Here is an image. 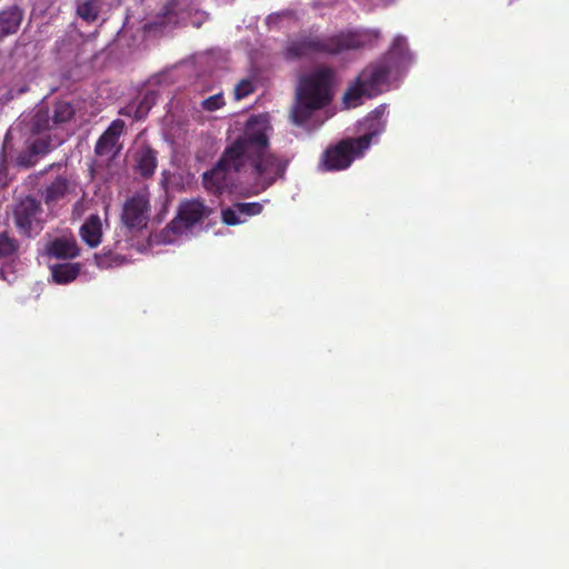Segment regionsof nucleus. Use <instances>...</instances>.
<instances>
[{
  "label": "nucleus",
  "mask_w": 569,
  "mask_h": 569,
  "mask_svg": "<svg viewBox=\"0 0 569 569\" xmlns=\"http://www.w3.org/2000/svg\"><path fill=\"white\" fill-rule=\"evenodd\" d=\"M124 122L121 119H116L111 122L108 129L99 138L96 144V153L99 156H110L114 152L119 137L123 132Z\"/></svg>",
  "instance_id": "obj_12"
},
{
  "label": "nucleus",
  "mask_w": 569,
  "mask_h": 569,
  "mask_svg": "<svg viewBox=\"0 0 569 569\" xmlns=\"http://www.w3.org/2000/svg\"><path fill=\"white\" fill-rule=\"evenodd\" d=\"M269 131L267 116L251 117L242 136L226 149L210 171L203 173V187L212 193H221L231 182V171L249 172L261 190L282 178L287 162L269 151Z\"/></svg>",
  "instance_id": "obj_1"
},
{
  "label": "nucleus",
  "mask_w": 569,
  "mask_h": 569,
  "mask_svg": "<svg viewBox=\"0 0 569 569\" xmlns=\"http://www.w3.org/2000/svg\"><path fill=\"white\" fill-rule=\"evenodd\" d=\"M23 20V10L18 6H10L0 11V41L17 33Z\"/></svg>",
  "instance_id": "obj_14"
},
{
  "label": "nucleus",
  "mask_w": 569,
  "mask_h": 569,
  "mask_svg": "<svg viewBox=\"0 0 569 569\" xmlns=\"http://www.w3.org/2000/svg\"><path fill=\"white\" fill-rule=\"evenodd\" d=\"M102 7V0H76V13L86 22L97 20Z\"/></svg>",
  "instance_id": "obj_17"
},
{
  "label": "nucleus",
  "mask_w": 569,
  "mask_h": 569,
  "mask_svg": "<svg viewBox=\"0 0 569 569\" xmlns=\"http://www.w3.org/2000/svg\"><path fill=\"white\" fill-rule=\"evenodd\" d=\"M14 220L24 234L38 233L43 223L40 202L32 197L22 199L14 209Z\"/></svg>",
  "instance_id": "obj_10"
},
{
  "label": "nucleus",
  "mask_w": 569,
  "mask_h": 569,
  "mask_svg": "<svg viewBox=\"0 0 569 569\" xmlns=\"http://www.w3.org/2000/svg\"><path fill=\"white\" fill-rule=\"evenodd\" d=\"M262 206L259 202H238L222 210V220L226 224L234 226L247 221L249 217L259 214Z\"/></svg>",
  "instance_id": "obj_11"
},
{
  "label": "nucleus",
  "mask_w": 569,
  "mask_h": 569,
  "mask_svg": "<svg viewBox=\"0 0 569 569\" xmlns=\"http://www.w3.org/2000/svg\"><path fill=\"white\" fill-rule=\"evenodd\" d=\"M68 191V181L64 178L54 179L43 191V198L48 206L62 199Z\"/></svg>",
  "instance_id": "obj_18"
},
{
  "label": "nucleus",
  "mask_w": 569,
  "mask_h": 569,
  "mask_svg": "<svg viewBox=\"0 0 569 569\" xmlns=\"http://www.w3.org/2000/svg\"><path fill=\"white\" fill-rule=\"evenodd\" d=\"M149 214L150 194L147 189H141L123 203L121 220L129 229H142L148 223Z\"/></svg>",
  "instance_id": "obj_9"
},
{
  "label": "nucleus",
  "mask_w": 569,
  "mask_h": 569,
  "mask_svg": "<svg viewBox=\"0 0 569 569\" xmlns=\"http://www.w3.org/2000/svg\"><path fill=\"white\" fill-rule=\"evenodd\" d=\"M7 183V164L4 159L0 161V184Z\"/></svg>",
  "instance_id": "obj_25"
},
{
  "label": "nucleus",
  "mask_w": 569,
  "mask_h": 569,
  "mask_svg": "<svg viewBox=\"0 0 569 569\" xmlns=\"http://www.w3.org/2000/svg\"><path fill=\"white\" fill-rule=\"evenodd\" d=\"M79 274V266L76 263H62L51 268V276L57 283H68Z\"/></svg>",
  "instance_id": "obj_20"
},
{
  "label": "nucleus",
  "mask_w": 569,
  "mask_h": 569,
  "mask_svg": "<svg viewBox=\"0 0 569 569\" xmlns=\"http://www.w3.org/2000/svg\"><path fill=\"white\" fill-rule=\"evenodd\" d=\"M192 0H169L162 8L157 19L146 24L148 31L160 30L164 32L173 27L187 22L188 20L193 27H201L207 19L206 12L194 10L192 12Z\"/></svg>",
  "instance_id": "obj_6"
},
{
  "label": "nucleus",
  "mask_w": 569,
  "mask_h": 569,
  "mask_svg": "<svg viewBox=\"0 0 569 569\" xmlns=\"http://www.w3.org/2000/svg\"><path fill=\"white\" fill-rule=\"evenodd\" d=\"M386 114L387 106L380 104L359 122V131L362 132L359 138L345 139L329 148L322 160L326 170L347 169L355 159L362 157L371 146L373 138L383 132Z\"/></svg>",
  "instance_id": "obj_4"
},
{
  "label": "nucleus",
  "mask_w": 569,
  "mask_h": 569,
  "mask_svg": "<svg viewBox=\"0 0 569 569\" xmlns=\"http://www.w3.org/2000/svg\"><path fill=\"white\" fill-rule=\"evenodd\" d=\"M81 239L90 247L96 248L101 243L102 223L98 214H91L80 228Z\"/></svg>",
  "instance_id": "obj_15"
},
{
  "label": "nucleus",
  "mask_w": 569,
  "mask_h": 569,
  "mask_svg": "<svg viewBox=\"0 0 569 569\" xmlns=\"http://www.w3.org/2000/svg\"><path fill=\"white\" fill-rule=\"evenodd\" d=\"M254 89V86L251 80H241L234 88V98L236 100H241L244 97L249 96Z\"/></svg>",
  "instance_id": "obj_24"
},
{
  "label": "nucleus",
  "mask_w": 569,
  "mask_h": 569,
  "mask_svg": "<svg viewBox=\"0 0 569 569\" xmlns=\"http://www.w3.org/2000/svg\"><path fill=\"white\" fill-rule=\"evenodd\" d=\"M211 210L201 200L192 199L181 202L177 217L168 230L174 234H187L196 224L210 214Z\"/></svg>",
  "instance_id": "obj_8"
},
{
  "label": "nucleus",
  "mask_w": 569,
  "mask_h": 569,
  "mask_svg": "<svg viewBox=\"0 0 569 569\" xmlns=\"http://www.w3.org/2000/svg\"><path fill=\"white\" fill-rule=\"evenodd\" d=\"M49 149L50 144L47 140L38 139L31 143L28 152L20 154L17 158V164L26 168L30 167L33 164V158L37 154L46 153L49 151Z\"/></svg>",
  "instance_id": "obj_19"
},
{
  "label": "nucleus",
  "mask_w": 569,
  "mask_h": 569,
  "mask_svg": "<svg viewBox=\"0 0 569 569\" xmlns=\"http://www.w3.org/2000/svg\"><path fill=\"white\" fill-rule=\"evenodd\" d=\"M74 113L73 107L67 101H58L52 110L44 102L39 103L33 109L30 117L21 120L22 131L40 134L56 126L67 122Z\"/></svg>",
  "instance_id": "obj_7"
},
{
  "label": "nucleus",
  "mask_w": 569,
  "mask_h": 569,
  "mask_svg": "<svg viewBox=\"0 0 569 569\" xmlns=\"http://www.w3.org/2000/svg\"><path fill=\"white\" fill-rule=\"evenodd\" d=\"M136 170L143 177L153 174L157 167V157L153 150L142 147L134 154Z\"/></svg>",
  "instance_id": "obj_16"
},
{
  "label": "nucleus",
  "mask_w": 569,
  "mask_h": 569,
  "mask_svg": "<svg viewBox=\"0 0 569 569\" xmlns=\"http://www.w3.org/2000/svg\"><path fill=\"white\" fill-rule=\"evenodd\" d=\"M379 34L373 30H348L335 36L308 34L291 41L287 48L290 58L317 53L339 54L372 44Z\"/></svg>",
  "instance_id": "obj_5"
},
{
  "label": "nucleus",
  "mask_w": 569,
  "mask_h": 569,
  "mask_svg": "<svg viewBox=\"0 0 569 569\" xmlns=\"http://www.w3.org/2000/svg\"><path fill=\"white\" fill-rule=\"evenodd\" d=\"M224 104L222 92L213 93L212 96L201 101V107L207 111H216Z\"/></svg>",
  "instance_id": "obj_23"
},
{
  "label": "nucleus",
  "mask_w": 569,
  "mask_h": 569,
  "mask_svg": "<svg viewBox=\"0 0 569 569\" xmlns=\"http://www.w3.org/2000/svg\"><path fill=\"white\" fill-rule=\"evenodd\" d=\"M17 241L7 233H0V258L9 257L17 250Z\"/></svg>",
  "instance_id": "obj_22"
},
{
  "label": "nucleus",
  "mask_w": 569,
  "mask_h": 569,
  "mask_svg": "<svg viewBox=\"0 0 569 569\" xmlns=\"http://www.w3.org/2000/svg\"><path fill=\"white\" fill-rule=\"evenodd\" d=\"M332 86L333 72L329 68H318L301 77L291 111L293 123L307 130L323 124L330 114L323 117L321 110L332 100Z\"/></svg>",
  "instance_id": "obj_2"
},
{
  "label": "nucleus",
  "mask_w": 569,
  "mask_h": 569,
  "mask_svg": "<svg viewBox=\"0 0 569 569\" xmlns=\"http://www.w3.org/2000/svg\"><path fill=\"white\" fill-rule=\"evenodd\" d=\"M157 101V93L153 91L147 92L142 99L140 100L139 104L136 107L133 117L137 120L143 119L150 109L156 104Z\"/></svg>",
  "instance_id": "obj_21"
},
{
  "label": "nucleus",
  "mask_w": 569,
  "mask_h": 569,
  "mask_svg": "<svg viewBox=\"0 0 569 569\" xmlns=\"http://www.w3.org/2000/svg\"><path fill=\"white\" fill-rule=\"evenodd\" d=\"M407 39L397 36L386 58L367 67L349 87L343 97L347 108H356L362 103L363 98H372L388 88L390 73L401 69L409 60Z\"/></svg>",
  "instance_id": "obj_3"
},
{
  "label": "nucleus",
  "mask_w": 569,
  "mask_h": 569,
  "mask_svg": "<svg viewBox=\"0 0 569 569\" xmlns=\"http://www.w3.org/2000/svg\"><path fill=\"white\" fill-rule=\"evenodd\" d=\"M14 130L16 129H11V130L8 131V133H7L6 138H4V142H3V151L7 150V148L9 146L10 138H11V136H12Z\"/></svg>",
  "instance_id": "obj_26"
},
{
  "label": "nucleus",
  "mask_w": 569,
  "mask_h": 569,
  "mask_svg": "<svg viewBox=\"0 0 569 569\" xmlns=\"http://www.w3.org/2000/svg\"><path fill=\"white\" fill-rule=\"evenodd\" d=\"M47 253L59 259H71L79 254L74 237L61 236L50 241L46 247Z\"/></svg>",
  "instance_id": "obj_13"
}]
</instances>
